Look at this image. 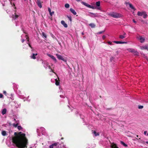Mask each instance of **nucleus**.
I'll return each instance as SVG.
<instances>
[{"mask_svg": "<svg viewBox=\"0 0 148 148\" xmlns=\"http://www.w3.org/2000/svg\"><path fill=\"white\" fill-rule=\"evenodd\" d=\"M47 55L48 56L52 58L56 62H57V61L56 59L53 56L49 54H48Z\"/></svg>", "mask_w": 148, "mask_h": 148, "instance_id": "9d476101", "label": "nucleus"}, {"mask_svg": "<svg viewBox=\"0 0 148 148\" xmlns=\"http://www.w3.org/2000/svg\"><path fill=\"white\" fill-rule=\"evenodd\" d=\"M144 12H138L137 13V15L139 16H142L143 14H144Z\"/></svg>", "mask_w": 148, "mask_h": 148, "instance_id": "4be33fe9", "label": "nucleus"}, {"mask_svg": "<svg viewBox=\"0 0 148 148\" xmlns=\"http://www.w3.org/2000/svg\"><path fill=\"white\" fill-rule=\"evenodd\" d=\"M139 142L142 143H145V142L144 141L141 140L140 141H139Z\"/></svg>", "mask_w": 148, "mask_h": 148, "instance_id": "ea45409f", "label": "nucleus"}, {"mask_svg": "<svg viewBox=\"0 0 148 148\" xmlns=\"http://www.w3.org/2000/svg\"><path fill=\"white\" fill-rule=\"evenodd\" d=\"M135 139H136V140H139V139H140V138H139V139H138V138H135Z\"/></svg>", "mask_w": 148, "mask_h": 148, "instance_id": "6e6d98bb", "label": "nucleus"}, {"mask_svg": "<svg viewBox=\"0 0 148 148\" xmlns=\"http://www.w3.org/2000/svg\"><path fill=\"white\" fill-rule=\"evenodd\" d=\"M57 58L60 60H62L64 62H66L67 61L66 59L64 57L58 54H56V55Z\"/></svg>", "mask_w": 148, "mask_h": 148, "instance_id": "20e7f679", "label": "nucleus"}, {"mask_svg": "<svg viewBox=\"0 0 148 148\" xmlns=\"http://www.w3.org/2000/svg\"><path fill=\"white\" fill-rule=\"evenodd\" d=\"M111 145L110 147L112 148H116L117 147L116 144L114 143H110Z\"/></svg>", "mask_w": 148, "mask_h": 148, "instance_id": "ddd939ff", "label": "nucleus"}, {"mask_svg": "<svg viewBox=\"0 0 148 148\" xmlns=\"http://www.w3.org/2000/svg\"><path fill=\"white\" fill-rule=\"evenodd\" d=\"M138 39L140 40V41L141 43L143 42H144L145 40V39L144 38L141 36H140L138 38Z\"/></svg>", "mask_w": 148, "mask_h": 148, "instance_id": "dca6fc26", "label": "nucleus"}, {"mask_svg": "<svg viewBox=\"0 0 148 148\" xmlns=\"http://www.w3.org/2000/svg\"><path fill=\"white\" fill-rule=\"evenodd\" d=\"M70 5L68 3H66L65 5V7L66 8H68L69 7Z\"/></svg>", "mask_w": 148, "mask_h": 148, "instance_id": "2f4dec72", "label": "nucleus"}, {"mask_svg": "<svg viewBox=\"0 0 148 148\" xmlns=\"http://www.w3.org/2000/svg\"><path fill=\"white\" fill-rule=\"evenodd\" d=\"M147 46H144L142 47H141V49L142 50L143 49H147Z\"/></svg>", "mask_w": 148, "mask_h": 148, "instance_id": "c756f323", "label": "nucleus"}, {"mask_svg": "<svg viewBox=\"0 0 148 148\" xmlns=\"http://www.w3.org/2000/svg\"><path fill=\"white\" fill-rule=\"evenodd\" d=\"M108 15L114 18H118L121 17V15L116 12H110L108 14Z\"/></svg>", "mask_w": 148, "mask_h": 148, "instance_id": "7ed1b4c3", "label": "nucleus"}, {"mask_svg": "<svg viewBox=\"0 0 148 148\" xmlns=\"http://www.w3.org/2000/svg\"><path fill=\"white\" fill-rule=\"evenodd\" d=\"M18 134L20 137L19 142L21 145L20 148H27L28 142V140L25 137V134L22 133V132H19Z\"/></svg>", "mask_w": 148, "mask_h": 148, "instance_id": "f257e3e1", "label": "nucleus"}, {"mask_svg": "<svg viewBox=\"0 0 148 148\" xmlns=\"http://www.w3.org/2000/svg\"><path fill=\"white\" fill-rule=\"evenodd\" d=\"M136 137H138V135H137L136 136Z\"/></svg>", "mask_w": 148, "mask_h": 148, "instance_id": "338daca9", "label": "nucleus"}, {"mask_svg": "<svg viewBox=\"0 0 148 148\" xmlns=\"http://www.w3.org/2000/svg\"><path fill=\"white\" fill-rule=\"evenodd\" d=\"M89 13L91 14V15H90L91 17H95L99 16V15L97 13H94L91 12H89Z\"/></svg>", "mask_w": 148, "mask_h": 148, "instance_id": "423d86ee", "label": "nucleus"}, {"mask_svg": "<svg viewBox=\"0 0 148 148\" xmlns=\"http://www.w3.org/2000/svg\"><path fill=\"white\" fill-rule=\"evenodd\" d=\"M58 144V143H55L49 146V148H56Z\"/></svg>", "mask_w": 148, "mask_h": 148, "instance_id": "6e6552de", "label": "nucleus"}, {"mask_svg": "<svg viewBox=\"0 0 148 148\" xmlns=\"http://www.w3.org/2000/svg\"><path fill=\"white\" fill-rule=\"evenodd\" d=\"M37 53H36V54L33 53L32 56H30L31 58L32 59H35L36 58V56H37Z\"/></svg>", "mask_w": 148, "mask_h": 148, "instance_id": "412c9836", "label": "nucleus"}, {"mask_svg": "<svg viewBox=\"0 0 148 148\" xmlns=\"http://www.w3.org/2000/svg\"><path fill=\"white\" fill-rule=\"evenodd\" d=\"M7 110L5 108L3 109L2 111V114L3 115L5 114Z\"/></svg>", "mask_w": 148, "mask_h": 148, "instance_id": "b1692460", "label": "nucleus"}, {"mask_svg": "<svg viewBox=\"0 0 148 148\" xmlns=\"http://www.w3.org/2000/svg\"><path fill=\"white\" fill-rule=\"evenodd\" d=\"M105 31V30H104V31H103L99 32L97 33V34H101L103 33Z\"/></svg>", "mask_w": 148, "mask_h": 148, "instance_id": "c9c22d12", "label": "nucleus"}, {"mask_svg": "<svg viewBox=\"0 0 148 148\" xmlns=\"http://www.w3.org/2000/svg\"><path fill=\"white\" fill-rule=\"evenodd\" d=\"M68 18L69 19L70 21H72V18L71 16H67Z\"/></svg>", "mask_w": 148, "mask_h": 148, "instance_id": "72a5a7b5", "label": "nucleus"}, {"mask_svg": "<svg viewBox=\"0 0 148 148\" xmlns=\"http://www.w3.org/2000/svg\"><path fill=\"white\" fill-rule=\"evenodd\" d=\"M3 136H5L7 135L6 132L5 131H3L1 132Z\"/></svg>", "mask_w": 148, "mask_h": 148, "instance_id": "a878e982", "label": "nucleus"}, {"mask_svg": "<svg viewBox=\"0 0 148 148\" xmlns=\"http://www.w3.org/2000/svg\"><path fill=\"white\" fill-rule=\"evenodd\" d=\"M133 21L134 23H136V21L134 19H133Z\"/></svg>", "mask_w": 148, "mask_h": 148, "instance_id": "864d4df0", "label": "nucleus"}, {"mask_svg": "<svg viewBox=\"0 0 148 148\" xmlns=\"http://www.w3.org/2000/svg\"><path fill=\"white\" fill-rule=\"evenodd\" d=\"M82 3L84 5H85V6L89 8H92V9H95V8H96L93 6H91V5H90L88 4L87 3L85 2H82Z\"/></svg>", "mask_w": 148, "mask_h": 148, "instance_id": "39448f33", "label": "nucleus"}, {"mask_svg": "<svg viewBox=\"0 0 148 148\" xmlns=\"http://www.w3.org/2000/svg\"><path fill=\"white\" fill-rule=\"evenodd\" d=\"M89 25L90 26L91 28H93L95 27V25L93 23H91L89 24Z\"/></svg>", "mask_w": 148, "mask_h": 148, "instance_id": "393cba45", "label": "nucleus"}, {"mask_svg": "<svg viewBox=\"0 0 148 148\" xmlns=\"http://www.w3.org/2000/svg\"><path fill=\"white\" fill-rule=\"evenodd\" d=\"M27 41L28 42H29V40L28 39V40H27Z\"/></svg>", "mask_w": 148, "mask_h": 148, "instance_id": "69168bd1", "label": "nucleus"}, {"mask_svg": "<svg viewBox=\"0 0 148 148\" xmlns=\"http://www.w3.org/2000/svg\"><path fill=\"white\" fill-rule=\"evenodd\" d=\"M54 12H51L50 13H49V14H50V15L51 16H52L53 14H54Z\"/></svg>", "mask_w": 148, "mask_h": 148, "instance_id": "4c0bfd02", "label": "nucleus"}, {"mask_svg": "<svg viewBox=\"0 0 148 148\" xmlns=\"http://www.w3.org/2000/svg\"><path fill=\"white\" fill-rule=\"evenodd\" d=\"M24 41H25V40L24 39H22V43H23L24 42Z\"/></svg>", "mask_w": 148, "mask_h": 148, "instance_id": "5fc2aeb1", "label": "nucleus"}, {"mask_svg": "<svg viewBox=\"0 0 148 148\" xmlns=\"http://www.w3.org/2000/svg\"><path fill=\"white\" fill-rule=\"evenodd\" d=\"M126 34L124 32L123 35H120L119 36V38L121 39H123L126 37Z\"/></svg>", "mask_w": 148, "mask_h": 148, "instance_id": "f8f14e48", "label": "nucleus"}, {"mask_svg": "<svg viewBox=\"0 0 148 148\" xmlns=\"http://www.w3.org/2000/svg\"><path fill=\"white\" fill-rule=\"evenodd\" d=\"M61 22L62 24V25L65 27L66 28L68 27L67 25L65 23L64 21H62Z\"/></svg>", "mask_w": 148, "mask_h": 148, "instance_id": "2eb2a0df", "label": "nucleus"}, {"mask_svg": "<svg viewBox=\"0 0 148 148\" xmlns=\"http://www.w3.org/2000/svg\"><path fill=\"white\" fill-rule=\"evenodd\" d=\"M129 6L130 8H131L134 11L136 10V9L133 6V5H132V4L131 3L129 4Z\"/></svg>", "mask_w": 148, "mask_h": 148, "instance_id": "5701e85b", "label": "nucleus"}, {"mask_svg": "<svg viewBox=\"0 0 148 148\" xmlns=\"http://www.w3.org/2000/svg\"><path fill=\"white\" fill-rule=\"evenodd\" d=\"M47 67H48V68L49 69H51V68L50 66L49 65V64H48V66H47Z\"/></svg>", "mask_w": 148, "mask_h": 148, "instance_id": "3c124183", "label": "nucleus"}, {"mask_svg": "<svg viewBox=\"0 0 148 148\" xmlns=\"http://www.w3.org/2000/svg\"><path fill=\"white\" fill-rule=\"evenodd\" d=\"M121 143L124 146L126 147L127 146V145L125 143L123 142L122 141H121Z\"/></svg>", "mask_w": 148, "mask_h": 148, "instance_id": "bb28decb", "label": "nucleus"}, {"mask_svg": "<svg viewBox=\"0 0 148 148\" xmlns=\"http://www.w3.org/2000/svg\"><path fill=\"white\" fill-rule=\"evenodd\" d=\"M143 106H139L138 107V108L139 109H142L143 108Z\"/></svg>", "mask_w": 148, "mask_h": 148, "instance_id": "e433bc0d", "label": "nucleus"}, {"mask_svg": "<svg viewBox=\"0 0 148 148\" xmlns=\"http://www.w3.org/2000/svg\"><path fill=\"white\" fill-rule=\"evenodd\" d=\"M27 44H28V45H29V47H30L31 48H32V46H31V45H30V44L29 43H27Z\"/></svg>", "mask_w": 148, "mask_h": 148, "instance_id": "09e8293b", "label": "nucleus"}, {"mask_svg": "<svg viewBox=\"0 0 148 148\" xmlns=\"http://www.w3.org/2000/svg\"><path fill=\"white\" fill-rule=\"evenodd\" d=\"M36 3L39 8H42V6L40 0H37Z\"/></svg>", "mask_w": 148, "mask_h": 148, "instance_id": "4468645a", "label": "nucleus"}, {"mask_svg": "<svg viewBox=\"0 0 148 148\" xmlns=\"http://www.w3.org/2000/svg\"><path fill=\"white\" fill-rule=\"evenodd\" d=\"M108 44L110 45H112V42L110 41H108Z\"/></svg>", "mask_w": 148, "mask_h": 148, "instance_id": "c03bdc74", "label": "nucleus"}, {"mask_svg": "<svg viewBox=\"0 0 148 148\" xmlns=\"http://www.w3.org/2000/svg\"><path fill=\"white\" fill-rule=\"evenodd\" d=\"M58 80H57L56 79H55V84L57 86H58L60 84V80L58 77Z\"/></svg>", "mask_w": 148, "mask_h": 148, "instance_id": "f3484780", "label": "nucleus"}, {"mask_svg": "<svg viewBox=\"0 0 148 148\" xmlns=\"http://www.w3.org/2000/svg\"><path fill=\"white\" fill-rule=\"evenodd\" d=\"M143 17L145 18H146L147 16V14L145 12H144V14H143Z\"/></svg>", "mask_w": 148, "mask_h": 148, "instance_id": "cd10ccee", "label": "nucleus"}, {"mask_svg": "<svg viewBox=\"0 0 148 148\" xmlns=\"http://www.w3.org/2000/svg\"><path fill=\"white\" fill-rule=\"evenodd\" d=\"M3 96L2 94H0V98H2L3 97Z\"/></svg>", "mask_w": 148, "mask_h": 148, "instance_id": "49530a36", "label": "nucleus"}, {"mask_svg": "<svg viewBox=\"0 0 148 148\" xmlns=\"http://www.w3.org/2000/svg\"><path fill=\"white\" fill-rule=\"evenodd\" d=\"M48 11H49V13H50L51 12V9L49 8H48Z\"/></svg>", "mask_w": 148, "mask_h": 148, "instance_id": "a18cd8bd", "label": "nucleus"}, {"mask_svg": "<svg viewBox=\"0 0 148 148\" xmlns=\"http://www.w3.org/2000/svg\"><path fill=\"white\" fill-rule=\"evenodd\" d=\"M130 3H129V2H125V4L126 5H127V4H128L129 5V4H130Z\"/></svg>", "mask_w": 148, "mask_h": 148, "instance_id": "a19ab883", "label": "nucleus"}, {"mask_svg": "<svg viewBox=\"0 0 148 148\" xmlns=\"http://www.w3.org/2000/svg\"><path fill=\"white\" fill-rule=\"evenodd\" d=\"M14 121H16V119H14Z\"/></svg>", "mask_w": 148, "mask_h": 148, "instance_id": "774afa93", "label": "nucleus"}, {"mask_svg": "<svg viewBox=\"0 0 148 148\" xmlns=\"http://www.w3.org/2000/svg\"><path fill=\"white\" fill-rule=\"evenodd\" d=\"M19 15L16 14V13H15L14 14H13L12 16V17L13 19L15 20L18 18L19 17Z\"/></svg>", "mask_w": 148, "mask_h": 148, "instance_id": "1a4fd4ad", "label": "nucleus"}, {"mask_svg": "<svg viewBox=\"0 0 148 148\" xmlns=\"http://www.w3.org/2000/svg\"><path fill=\"white\" fill-rule=\"evenodd\" d=\"M92 133H93L95 136H99V133L95 131L92 130Z\"/></svg>", "mask_w": 148, "mask_h": 148, "instance_id": "a211bd4d", "label": "nucleus"}, {"mask_svg": "<svg viewBox=\"0 0 148 148\" xmlns=\"http://www.w3.org/2000/svg\"><path fill=\"white\" fill-rule=\"evenodd\" d=\"M60 97H62V95H60Z\"/></svg>", "mask_w": 148, "mask_h": 148, "instance_id": "680f3d73", "label": "nucleus"}, {"mask_svg": "<svg viewBox=\"0 0 148 148\" xmlns=\"http://www.w3.org/2000/svg\"><path fill=\"white\" fill-rule=\"evenodd\" d=\"M145 143H146L147 144H148V141H146V142H145Z\"/></svg>", "mask_w": 148, "mask_h": 148, "instance_id": "13d9d810", "label": "nucleus"}, {"mask_svg": "<svg viewBox=\"0 0 148 148\" xmlns=\"http://www.w3.org/2000/svg\"><path fill=\"white\" fill-rule=\"evenodd\" d=\"M42 36L45 38H46L47 37V36L46 34L44 32H42Z\"/></svg>", "mask_w": 148, "mask_h": 148, "instance_id": "c85d7f7f", "label": "nucleus"}, {"mask_svg": "<svg viewBox=\"0 0 148 148\" xmlns=\"http://www.w3.org/2000/svg\"><path fill=\"white\" fill-rule=\"evenodd\" d=\"M88 146L87 147H86V148H90L88 146Z\"/></svg>", "mask_w": 148, "mask_h": 148, "instance_id": "4d7b16f0", "label": "nucleus"}, {"mask_svg": "<svg viewBox=\"0 0 148 148\" xmlns=\"http://www.w3.org/2000/svg\"><path fill=\"white\" fill-rule=\"evenodd\" d=\"M130 51L131 52L133 53L135 55H138V53L137 52V51L134 49H130Z\"/></svg>", "mask_w": 148, "mask_h": 148, "instance_id": "9b49d317", "label": "nucleus"}, {"mask_svg": "<svg viewBox=\"0 0 148 148\" xmlns=\"http://www.w3.org/2000/svg\"><path fill=\"white\" fill-rule=\"evenodd\" d=\"M76 1H80V0H76Z\"/></svg>", "mask_w": 148, "mask_h": 148, "instance_id": "0e129e2a", "label": "nucleus"}, {"mask_svg": "<svg viewBox=\"0 0 148 148\" xmlns=\"http://www.w3.org/2000/svg\"><path fill=\"white\" fill-rule=\"evenodd\" d=\"M147 50L148 51V45L147 46Z\"/></svg>", "mask_w": 148, "mask_h": 148, "instance_id": "e2e57ef3", "label": "nucleus"}, {"mask_svg": "<svg viewBox=\"0 0 148 148\" xmlns=\"http://www.w3.org/2000/svg\"><path fill=\"white\" fill-rule=\"evenodd\" d=\"M70 11L74 15H75L77 13L75 11L72 9V8H71L70 9Z\"/></svg>", "mask_w": 148, "mask_h": 148, "instance_id": "aec40b11", "label": "nucleus"}, {"mask_svg": "<svg viewBox=\"0 0 148 148\" xmlns=\"http://www.w3.org/2000/svg\"><path fill=\"white\" fill-rule=\"evenodd\" d=\"M14 135H15V136L12 138V142L15 144L16 147L20 148V147L21 146L19 142V140H20V137L18 135V134L16 132H15L14 133Z\"/></svg>", "mask_w": 148, "mask_h": 148, "instance_id": "f03ea898", "label": "nucleus"}, {"mask_svg": "<svg viewBox=\"0 0 148 148\" xmlns=\"http://www.w3.org/2000/svg\"><path fill=\"white\" fill-rule=\"evenodd\" d=\"M18 125V123H16V124H15V123H14L13 124V125L14 127H17Z\"/></svg>", "mask_w": 148, "mask_h": 148, "instance_id": "473e14b6", "label": "nucleus"}, {"mask_svg": "<svg viewBox=\"0 0 148 148\" xmlns=\"http://www.w3.org/2000/svg\"><path fill=\"white\" fill-rule=\"evenodd\" d=\"M3 93L4 94H5V95H6V93H6V91H3Z\"/></svg>", "mask_w": 148, "mask_h": 148, "instance_id": "de8ad7c7", "label": "nucleus"}, {"mask_svg": "<svg viewBox=\"0 0 148 148\" xmlns=\"http://www.w3.org/2000/svg\"><path fill=\"white\" fill-rule=\"evenodd\" d=\"M147 133V132L146 131H144V134L145 135Z\"/></svg>", "mask_w": 148, "mask_h": 148, "instance_id": "603ef678", "label": "nucleus"}, {"mask_svg": "<svg viewBox=\"0 0 148 148\" xmlns=\"http://www.w3.org/2000/svg\"><path fill=\"white\" fill-rule=\"evenodd\" d=\"M106 37V36H105L103 35L102 36V38L103 40H104L105 39Z\"/></svg>", "mask_w": 148, "mask_h": 148, "instance_id": "37998d69", "label": "nucleus"}, {"mask_svg": "<svg viewBox=\"0 0 148 148\" xmlns=\"http://www.w3.org/2000/svg\"><path fill=\"white\" fill-rule=\"evenodd\" d=\"M106 109L107 110H112V108H107Z\"/></svg>", "mask_w": 148, "mask_h": 148, "instance_id": "58836bf2", "label": "nucleus"}, {"mask_svg": "<svg viewBox=\"0 0 148 148\" xmlns=\"http://www.w3.org/2000/svg\"><path fill=\"white\" fill-rule=\"evenodd\" d=\"M18 129L19 130H20L22 129V127L20 126H18Z\"/></svg>", "mask_w": 148, "mask_h": 148, "instance_id": "f704fd0d", "label": "nucleus"}, {"mask_svg": "<svg viewBox=\"0 0 148 148\" xmlns=\"http://www.w3.org/2000/svg\"><path fill=\"white\" fill-rule=\"evenodd\" d=\"M13 6H15V4H14V3H13Z\"/></svg>", "mask_w": 148, "mask_h": 148, "instance_id": "bf43d9fd", "label": "nucleus"}, {"mask_svg": "<svg viewBox=\"0 0 148 148\" xmlns=\"http://www.w3.org/2000/svg\"><path fill=\"white\" fill-rule=\"evenodd\" d=\"M114 42L116 44H126L127 42H121L119 41H114Z\"/></svg>", "mask_w": 148, "mask_h": 148, "instance_id": "6ab92c4d", "label": "nucleus"}, {"mask_svg": "<svg viewBox=\"0 0 148 148\" xmlns=\"http://www.w3.org/2000/svg\"><path fill=\"white\" fill-rule=\"evenodd\" d=\"M63 139H64V138H62H62H61V140H63Z\"/></svg>", "mask_w": 148, "mask_h": 148, "instance_id": "052dcab7", "label": "nucleus"}, {"mask_svg": "<svg viewBox=\"0 0 148 148\" xmlns=\"http://www.w3.org/2000/svg\"><path fill=\"white\" fill-rule=\"evenodd\" d=\"M100 2L99 1H98L96 2V5L97 6L99 7L100 5Z\"/></svg>", "mask_w": 148, "mask_h": 148, "instance_id": "7c9ffc66", "label": "nucleus"}, {"mask_svg": "<svg viewBox=\"0 0 148 148\" xmlns=\"http://www.w3.org/2000/svg\"><path fill=\"white\" fill-rule=\"evenodd\" d=\"M42 63L44 67L46 69L49 64L46 61H44L42 62Z\"/></svg>", "mask_w": 148, "mask_h": 148, "instance_id": "0eeeda50", "label": "nucleus"}, {"mask_svg": "<svg viewBox=\"0 0 148 148\" xmlns=\"http://www.w3.org/2000/svg\"><path fill=\"white\" fill-rule=\"evenodd\" d=\"M50 72H52L56 74V73L54 72V70H53L52 69H51Z\"/></svg>", "mask_w": 148, "mask_h": 148, "instance_id": "79ce46f5", "label": "nucleus"}, {"mask_svg": "<svg viewBox=\"0 0 148 148\" xmlns=\"http://www.w3.org/2000/svg\"><path fill=\"white\" fill-rule=\"evenodd\" d=\"M26 36H27V37H26V39L27 40H29V37L27 35H26Z\"/></svg>", "mask_w": 148, "mask_h": 148, "instance_id": "8fccbe9b", "label": "nucleus"}]
</instances>
